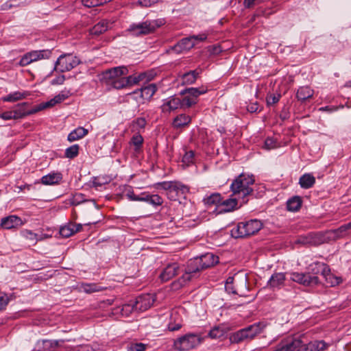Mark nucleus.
I'll return each instance as SVG.
<instances>
[{"instance_id": "18", "label": "nucleus", "mask_w": 351, "mask_h": 351, "mask_svg": "<svg viewBox=\"0 0 351 351\" xmlns=\"http://www.w3.org/2000/svg\"><path fill=\"white\" fill-rule=\"evenodd\" d=\"M224 289L228 293L233 295L248 298L250 300L254 298V294H248L250 291V287H224Z\"/></svg>"}, {"instance_id": "3", "label": "nucleus", "mask_w": 351, "mask_h": 351, "mask_svg": "<svg viewBox=\"0 0 351 351\" xmlns=\"http://www.w3.org/2000/svg\"><path fill=\"white\" fill-rule=\"evenodd\" d=\"M254 183V179L252 176H245L244 174L239 175L231 184L230 189L233 195H238L243 198V204L247 202V199L245 198L251 195L253 189L251 187Z\"/></svg>"}, {"instance_id": "44", "label": "nucleus", "mask_w": 351, "mask_h": 351, "mask_svg": "<svg viewBox=\"0 0 351 351\" xmlns=\"http://www.w3.org/2000/svg\"><path fill=\"white\" fill-rule=\"evenodd\" d=\"M75 289L79 292L92 293L103 291L104 289L102 287H75Z\"/></svg>"}, {"instance_id": "39", "label": "nucleus", "mask_w": 351, "mask_h": 351, "mask_svg": "<svg viewBox=\"0 0 351 351\" xmlns=\"http://www.w3.org/2000/svg\"><path fill=\"white\" fill-rule=\"evenodd\" d=\"M203 201L204 204L208 206H218L221 204V197L219 193H213L210 195L204 197Z\"/></svg>"}, {"instance_id": "58", "label": "nucleus", "mask_w": 351, "mask_h": 351, "mask_svg": "<svg viewBox=\"0 0 351 351\" xmlns=\"http://www.w3.org/2000/svg\"><path fill=\"white\" fill-rule=\"evenodd\" d=\"M280 98V95H269L267 98V104L268 106H271V105H273L274 104H276V103H278L279 101Z\"/></svg>"}, {"instance_id": "26", "label": "nucleus", "mask_w": 351, "mask_h": 351, "mask_svg": "<svg viewBox=\"0 0 351 351\" xmlns=\"http://www.w3.org/2000/svg\"><path fill=\"white\" fill-rule=\"evenodd\" d=\"M315 183V178L311 173H304L299 179V184L302 189H310Z\"/></svg>"}, {"instance_id": "29", "label": "nucleus", "mask_w": 351, "mask_h": 351, "mask_svg": "<svg viewBox=\"0 0 351 351\" xmlns=\"http://www.w3.org/2000/svg\"><path fill=\"white\" fill-rule=\"evenodd\" d=\"M145 77L146 75L145 73L125 76V80L127 81L126 83H125V88L138 84L140 82L144 80Z\"/></svg>"}, {"instance_id": "24", "label": "nucleus", "mask_w": 351, "mask_h": 351, "mask_svg": "<svg viewBox=\"0 0 351 351\" xmlns=\"http://www.w3.org/2000/svg\"><path fill=\"white\" fill-rule=\"evenodd\" d=\"M314 90L309 86H301L296 93L297 99L301 102H304L313 96Z\"/></svg>"}, {"instance_id": "31", "label": "nucleus", "mask_w": 351, "mask_h": 351, "mask_svg": "<svg viewBox=\"0 0 351 351\" xmlns=\"http://www.w3.org/2000/svg\"><path fill=\"white\" fill-rule=\"evenodd\" d=\"M90 202L93 204V206L98 209L97 205L95 200L93 199H86L84 197V195L82 193H75L73 195V197L70 199V203L71 205L77 206L83 202Z\"/></svg>"}, {"instance_id": "48", "label": "nucleus", "mask_w": 351, "mask_h": 351, "mask_svg": "<svg viewBox=\"0 0 351 351\" xmlns=\"http://www.w3.org/2000/svg\"><path fill=\"white\" fill-rule=\"evenodd\" d=\"M146 345L143 343H130L127 346L128 351H145Z\"/></svg>"}, {"instance_id": "60", "label": "nucleus", "mask_w": 351, "mask_h": 351, "mask_svg": "<svg viewBox=\"0 0 351 351\" xmlns=\"http://www.w3.org/2000/svg\"><path fill=\"white\" fill-rule=\"evenodd\" d=\"M143 141V138L141 135H136L132 138V143L137 147H140Z\"/></svg>"}, {"instance_id": "2", "label": "nucleus", "mask_w": 351, "mask_h": 351, "mask_svg": "<svg viewBox=\"0 0 351 351\" xmlns=\"http://www.w3.org/2000/svg\"><path fill=\"white\" fill-rule=\"evenodd\" d=\"M218 256L211 253H206L199 257L190 260L185 274L182 276L184 282L190 281L191 278L201 270L207 269L218 263Z\"/></svg>"}, {"instance_id": "4", "label": "nucleus", "mask_w": 351, "mask_h": 351, "mask_svg": "<svg viewBox=\"0 0 351 351\" xmlns=\"http://www.w3.org/2000/svg\"><path fill=\"white\" fill-rule=\"evenodd\" d=\"M262 227V222L258 219L240 222L231 230V236L236 239L249 237L257 233Z\"/></svg>"}, {"instance_id": "49", "label": "nucleus", "mask_w": 351, "mask_h": 351, "mask_svg": "<svg viewBox=\"0 0 351 351\" xmlns=\"http://www.w3.org/2000/svg\"><path fill=\"white\" fill-rule=\"evenodd\" d=\"M147 121L144 117H138L132 121V126L135 130L144 129Z\"/></svg>"}, {"instance_id": "19", "label": "nucleus", "mask_w": 351, "mask_h": 351, "mask_svg": "<svg viewBox=\"0 0 351 351\" xmlns=\"http://www.w3.org/2000/svg\"><path fill=\"white\" fill-rule=\"evenodd\" d=\"M139 202H145L154 206H158L162 204L163 199L157 194H149L147 192H143L141 194Z\"/></svg>"}, {"instance_id": "50", "label": "nucleus", "mask_w": 351, "mask_h": 351, "mask_svg": "<svg viewBox=\"0 0 351 351\" xmlns=\"http://www.w3.org/2000/svg\"><path fill=\"white\" fill-rule=\"evenodd\" d=\"M22 235L25 239L31 241L33 243H36L38 241V235L30 230H25L22 232Z\"/></svg>"}, {"instance_id": "35", "label": "nucleus", "mask_w": 351, "mask_h": 351, "mask_svg": "<svg viewBox=\"0 0 351 351\" xmlns=\"http://www.w3.org/2000/svg\"><path fill=\"white\" fill-rule=\"evenodd\" d=\"M220 206H223L222 210L224 212H230L237 208V198H229L221 201Z\"/></svg>"}, {"instance_id": "5", "label": "nucleus", "mask_w": 351, "mask_h": 351, "mask_svg": "<svg viewBox=\"0 0 351 351\" xmlns=\"http://www.w3.org/2000/svg\"><path fill=\"white\" fill-rule=\"evenodd\" d=\"M291 341H294L293 351H324L328 346L324 341H304L302 336H291Z\"/></svg>"}, {"instance_id": "42", "label": "nucleus", "mask_w": 351, "mask_h": 351, "mask_svg": "<svg viewBox=\"0 0 351 351\" xmlns=\"http://www.w3.org/2000/svg\"><path fill=\"white\" fill-rule=\"evenodd\" d=\"M226 332V331L223 328L220 326H215L210 330L208 336L211 339H219L222 337Z\"/></svg>"}, {"instance_id": "43", "label": "nucleus", "mask_w": 351, "mask_h": 351, "mask_svg": "<svg viewBox=\"0 0 351 351\" xmlns=\"http://www.w3.org/2000/svg\"><path fill=\"white\" fill-rule=\"evenodd\" d=\"M80 150V146L77 144L73 145L66 149L64 156L67 158H74L78 154Z\"/></svg>"}, {"instance_id": "22", "label": "nucleus", "mask_w": 351, "mask_h": 351, "mask_svg": "<svg viewBox=\"0 0 351 351\" xmlns=\"http://www.w3.org/2000/svg\"><path fill=\"white\" fill-rule=\"evenodd\" d=\"M293 342L291 341V336L284 338L274 347L272 351H293Z\"/></svg>"}, {"instance_id": "53", "label": "nucleus", "mask_w": 351, "mask_h": 351, "mask_svg": "<svg viewBox=\"0 0 351 351\" xmlns=\"http://www.w3.org/2000/svg\"><path fill=\"white\" fill-rule=\"evenodd\" d=\"M194 152L193 151H189L185 153L182 158V162L186 165H189L193 162L194 158Z\"/></svg>"}, {"instance_id": "20", "label": "nucleus", "mask_w": 351, "mask_h": 351, "mask_svg": "<svg viewBox=\"0 0 351 351\" xmlns=\"http://www.w3.org/2000/svg\"><path fill=\"white\" fill-rule=\"evenodd\" d=\"M29 104L27 102H23L19 104L18 105V108L12 110V113L14 114V119H21L25 117L33 114L36 113V110H35V107L32 108L31 110H26L25 106H28Z\"/></svg>"}, {"instance_id": "41", "label": "nucleus", "mask_w": 351, "mask_h": 351, "mask_svg": "<svg viewBox=\"0 0 351 351\" xmlns=\"http://www.w3.org/2000/svg\"><path fill=\"white\" fill-rule=\"evenodd\" d=\"M351 230V221L341 226L339 228L333 230L335 237L337 238L343 237Z\"/></svg>"}, {"instance_id": "51", "label": "nucleus", "mask_w": 351, "mask_h": 351, "mask_svg": "<svg viewBox=\"0 0 351 351\" xmlns=\"http://www.w3.org/2000/svg\"><path fill=\"white\" fill-rule=\"evenodd\" d=\"M243 277H244L245 284H246L247 283L246 276L243 272L237 273V274H234L233 276H229L226 279L225 284H226V285L233 284L235 282V279L239 278H243Z\"/></svg>"}, {"instance_id": "13", "label": "nucleus", "mask_w": 351, "mask_h": 351, "mask_svg": "<svg viewBox=\"0 0 351 351\" xmlns=\"http://www.w3.org/2000/svg\"><path fill=\"white\" fill-rule=\"evenodd\" d=\"M267 326V323L265 322H259L241 328V330L243 332L247 341H250L253 340L258 335L263 332Z\"/></svg>"}, {"instance_id": "33", "label": "nucleus", "mask_w": 351, "mask_h": 351, "mask_svg": "<svg viewBox=\"0 0 351 351\" xmlns=\"http://www.w3.org/2000/svg\"><path fill=\"white\" fill-rule=\"evenodd\" d=\"M201 71L197 70L190 71L188 73H184L182 75V84H192L195 82L197 77L200 74Z\"/></svg>"}, {"instance_id": "61", "label": "nucleus", "mask_w": 351, "mask_h": 351, "mask_svg": "<svg viewBox=\"0 0 351 351\" xmlns=\"http://www.w3.org/2000/svg\"><path fill=\"white\" fill-rule=\"evenodd\" d=\"M0 117L3 120L14 119V114L12 111H6L0 114Z\"/></svg>"}, {"instance_id": "27", "label": "nucleus", "mask_w": 351, "mask_h": 351, "mask_svg": "<svg viewBox=\"0 0 351 351\" xmlns=\"http://www.w3.org/2000/svg\"><path fill=\"white\" fill-rule=\"evenodd\" d=\"M30 93L27 91H16L3 97L2 100L6 102H14L23 99H25Z\"/></svg>"}, {"instance_id": "7", "label": "nucleus", "mask_w": 351, "mask_h": 351, "mask_svg": "<svg viewBox=\"0 0 351 351\" xmlns=\"http://www.w3.org/2000/svg\"><path fill=\"white\" fill-rule=\"evenodd\" d=\"M155 301L156 295L148 293L138 297L136 299L135 304H125L122 306L121 308L119 307L118 309H120V313L123 315H128V313H131L134 308L136 309H147L149 308L154 304Z\"/></svg>"}, {"instance_id": "38", "label": "nucleus", "mask_w": 351, "mask_h": 351, "mask_svg": "<svg viewBox=\"0 0 351 351\" xmlns=\"http://www.w3.org/2000/svg\"><path fill=\"white\" fill-rule=\"evenodd\" d=\"M317 235L315 234L310 233L306 236L301 237L298 239V243L303 245H317Z\"/></svg>"}, {"instance_id": "21", "label": "nucleus", "mask_w": 351, "mask_h": 351, "mask_svg": "<svg viewBox=\"0 0 351 351\" xmlns=\"http://www.w3.org/2000/svg\"><path fill=\"white\" fill-rule=\"evenodd\" d=\"M22 224V220L20 217L15 215H11L1 219V226L5 229H12L16 228Z\"/></svg>"}, {"instance_id": "23", "label": "nucleus", "mask_w": 351, "mask_h": 351, "mask_svg": "<svg viewBox=\"0 0 351 351\" xmlns=\"http://www.w3.org/2000/svg\"><path fill=\"white\" fill-rule=\"evenodd\" d=\"M62 179L60 173H51L44 176L41 178V183L45 185H53L58 184Z\"/></svg>"}, {"instance_id": "14", "label": "nucleus", "mask_w": 351, "mask_h": 351, "mask_svg": "<svg viewBox=\"0 0 351 351\" xmlns=\"http://www.w3.org/2000/svg\"><path fill=\"white\" fill-rule=\"evenodd\" d=\"M318 265L322 269L321 275L325 279L326 283L330 284L331 285H339L343 282L341 277L331 273L328 265L324 263H318Z\"/></svg>"}, {"instance_id": "57", "label": "nucleus", "mask_w": 351, "mask_h": 351, "mask_svg": "<svg viewBox=\"0 0 351 351\" xmlns=\"http://www.w3.org/2000/svg\"><path fill=\"white\" fill-rule=\"evenodd\" d=\"M161 0H138V3L143 7H150Z\"/></svg>"}, {"instance_id": "63", "label": "nucleus", "mask_w": 351, "mask_h": 351, "mask_svg": "<svg viewBox=\"0 0 351 351\" xmlns=\"http://www.w3.org/2000/svg\"><path fill=\"white\" fill-rule=\"evenodd\" d=\"M64 80H65V77H64V75H62L58 76L57 77L54 78L51 81V84L52 85L62 84L64 83Z\"/></svg>"}, {"instance_id": "8", "label": "nucleus", "mask_w": 351, "mask_h": 351, "mask_svg": "<svg viewBox=\"0 0 351 351\" xmlns=\"http://www.w3.org/2000/svg\"><path fill=\"white\" fill-rule=\"evenodd\" d=\"M207 92V88H188L180 92V95H183L181 99L182 108H189L195 105L197 102V98L199 95Z\"/></svg>"}, {"instance_id": "45", "label": "nucleus", "mask_w": 351, "mask_h": 351, "mask_svg": "<svg viewBox=\"0 0 351 351\" xmlns=\"http://www.w3.org/2000/svg\"><path fill=\"white\" fill-rule=\"evenodd\" d=\"M125 195L130 201H138L140 200L141 195H136L134 194V191L130 186L125 187Z\"/></svg>"}, {"instance_id": "32", "label": "nucleus", "mask_w": 351, "mask_h": 351, "mask_svg": "<svg viewBox=\"0 0 351 351\" xmlns=\"http://www.w3.org/2000/svg\"><path fill=\"white\" fill-rule=\"evenodd\" d=\"M77 228H75L74 223H69L60 228V234L62 237L68 238L77 232Z\"/></svg>"}, {"instance_id": "16", "label": "nucleus", "mask_w": 351, "mask_h": 351, "mask_svg": "<svg viewBox=\"0 0 351 351\" xmlns=\"http://www.w3.org/2000/svg\"><path fill=\"white\" fill-rule=\"evenodd\" d=\"M182 108L181 99L176 96H171L164 100L161 109L163 112H170L171 111Z\"/></svg>"}, {"instance_id": "46", "label": "nucleus", "mask_w": 351, "mask_h": 351, "mask_svg": "<svg viewBox=\"0 0 351 351\" xmlns=\"http://www.w3.org/2000/svg\"><path fill=\"white\" fill-rule=\"evenodd\" d=\"M12 298V295L9 296L7 293L3 292L0 293V311L5 308Z\"/></svg>"}, {"instance_id": "1", "label": "nucleus", "mask_w": 351, "mask_h": 351, "mask_svg": "<svg viewBox=\"0 0 351 351\" xmlns=\"http://www.w3.org/2000/svg\"><path fill=\"white\" fill-rule=\"evenodd\" d=\"M129 73L125 66L111 68L103 71L99 75V80L110 88L123 89L125 88V75Z\"/></svg>"}, {"instance_id": "15", "label": "nucleus", "mask_w": 351, "mask_h": 351, "mask_svg": "<svg viewBox=\"0 0 351 351\" xmlns=\"http://www.w3.org/2000/svg\"><path fill=\"white\" fill-rule=\"evenodd\" d=\"M180 266L177 263L168 264L160 274V283H164L178 274Z\"/></svg>"}, {"instance_id": "17", "label": "nucleus", "mask_w": 351, "mask_h": 351, "mask_svg": "<svg viewBox=\"0 0 351 351\" xmlns=\"http://www.w3.org/2000/svg\"><path fill=\"white\" fill-rule=\"evenodd\" d=\"M195 45V42L192 40L191 36L183 38L177 44L171 47V50L176 53H181L192 49Z\"/></svg>"}, {"instance_id": "54", "label": "nucleus", "mask_w": 351, "mask_h": 351, "mask_svg": "<svg viewBox=\"0 0 351 351\" xmlns=\"http://www.w3.org/2000/svg\"><path fill=\"white\" fill-rule=\"evenodd\" d=\"M69 96V92H61L58 95H56L53 99L56 101V104H60L66 99H67Z\"/></svg>"}, {"instance_id": "9", "label": "nucleus", "mask_w": 351, "mask_h": 351, "mask_svg": "<svg viewBox=\"0 0 351 351\" xmlns=\"http://www.w3.org/2000/svg\"><path fill=\"white\" fill-rule=\"evenodd\" d=\"M199 343L200 338L197 335L189 333L177 339L173 346L178 350L187 351L195 348Z\"/></svg>"}, {"instance_id": "40", "label": "nucleus", "mask_w": 351, "mask_h": 351, "mask_svg": "<svg viewBox=\"0 0 351 351\" xmlns=\"http://www.w3.org/2000/svg\"><path fill=\"white\" fill-rule=\"evenodd\" d=\"M288 277H286L283 273H277L272 275L268 281L270 285H280L284 282L285 280H287Z\"/></svg>"}, {"instance_id": "56", "label": "nucleus", "mask_w": 351, "mask_h": 351, "mask_svg": "<svg viewBox=\"0 0 351 351\" xmlns=\"http://www.w3.org/2000/svg\"><path fill=\"white\" fill-rule=\"evenodd\" d=\"M276 142L273 138H267L265 141L264 147L267 149H271L276 147Z\"/></svg>"}, {"instance_id": "52", "label": "nucleus", "mask_w": 351, "mask_h": 351, "mask_svg": "<svg viewBox=\"0 0 351 351\" xmlns=\"http://www.w3.org/2000/svg\"><path fill=\"white\" fill-rule=\"evenodd\" d=\"M43 345L45 350L51 351V349L58 346V343L57 341L43 340Z\"/></svg>"}, {"instance_id": "64", "label": "nucleus", "mask_w": 351, "mask_h": 351, "mask_svg": "<svg viewBox=\"0 0 351 351\" xmlns=\"http://www.w3.org/2000/svg\"><path fill=\"white\" fill-rule=\"evenodd\" d=\"M192 40H193L194 42L195 40H198V41H204L207 38V36L204 34H199V35H193V36H191Z\"/></svg>"}, {"instance_id": "55", "label": "nucleus", "mask_w": 351, "mask_h": 351, "mask_svg": "<svg viewBox=\"0 0 351 351\" xmlns=\"http://www.w3.org/2000/svg\"><path fill=\"white\" fill-rule=\"evenodd\" d=\"M82 4L87 8L96 7L101 5L99 0H82Z\"/></svg>"}, {"instance_id": "62", "label": "nucleus", "mask_w": 351, "mask_h": 351, "mask_svg": "<svg viewBox=\"0 0 351 351\" xmlns=\"http://www.w3.org/2000/svg\"><path fill=\"white\" fill-rule=\"evenodd\" d=\"M173 182H162L158 183L157 185L160 186L162 189L165 190L167 192H169L171 191Z\"/></svg>"}, {"instance_id": "59", "label": "nucleus", "mask_w": 351, "mask_h": 351, "mask_svg": "<svg viewBox=\"0 0 351 351\" xmlns=\"http://www.w3.org/2000/svg\"><path fill=\"white\" fill-rule=\"evenodd\" d=\"M258 108H259V105L258 104L257 101L256 102H254V103H251L250 104L247 106V110L250 112V113H253V112H256L258 111ZM261 110H259L260 111Z\"/></svg>"}, {"instance_id": "12", "label": "nucleus", "mask_w": 351, "mask_h": 351, "mask_svg": "<svg viewBox=\"0 0 351 351\" xmlns=\"http://www.w3.org/2000/svg\"><path fill=\"white\" fill-rule=\"evenodd\" d=\"M287 276L289 280L302 285H317L319 283L318 277L310 274L295 272Z\"/></svg>"}, {"instance_id": "6", "label": "nucleus", "mask_w": 351, "mask_h": 351, "mask_svg": "<svg viewBox=\"0 0 351 351\" xmlns=\"http://www.w3.org/2000/svg\"><path fill=\"white\" fill-rule=\"evenodd\" d=\"M162 25L163 21L162 20L146 21L138 24H132L128 31L131 32L132 36H141L154 32L156 28Z\"/></svg>"}, {"instance_id": "34", "label": "nucleus", "mask_w": 351, "mask_h": 351, "mask_svg": "<svg viewBox=\"0 0 351 351\" xmlns=\"http://www.w3.org/2000/svg\"><path fill=\"white\" fill-rule=\"evenodd\" d=\"M156 90L157 88L156 84H149L141 88V97L145 99H149L152 97Z\"/></svg>"}, {"instance_id": "37", "label": "nucleus", "mask_w": 351, "mask_h": 351, "mask_svg": "<svg viewBox=\"0 0 351 351\" xmlns=\"http://www.w3.org/2000/svg\"><path fill=\"white\" fill-rule=\"evenodd\" d=\"M108 28V22L107 20H102L97 23L91 29V34L99 35L105 32Z\"/></svg>"}, {"instance_id": "10", "label": "nucleus", "mask_w": 351, "mask_h": 351, "mask_svg": "<svg viewBox=\"0 0 351 351\" xmlns=\"http://www.w3.org/2000/svg\"><path fill=\"white\" fill-rule=\"evenodd\" d=\"M80 60L71 54H63L60 56L55 63L54 70L60 73L69 71L80 64Z\"/></svg>"}, {"instance_id": "30", "label": "nucleus", "mask_w": 351, "mask_h": 351, "mask_svg": "<svg viewBox=\"0 0 351 351\" xmlns=\"http://www.w3.org/2000/svg\"><path fill=\"white\" fill-rule=\"evenodd\" d=\"M302 199L299 196H294L287 202V210L292 212L298 211L302 206Z\"/></svg>"}, {"instance_id": "11", "label": "nucleus", "mask_w": 351, "mask_h": 351, "mask_svg": "<svg viewBox=\"0 0 351 351\" xmlns=\"http://www.w3.org/2000/svg\"><path fill=\"white\" fill-rule=\"evenodd\" d=\"M51 54L52 51L50 49L31 51L23 56L19 61V65L21 66H25L33 62L49 59Z\"/></svg>"}, {"instance_id": "36", "label": "nucleus", "mask_w": 351, "mask_h": 351, "mask_svg": "<svg viewBox=\"0 0 351 351\" xmlns=\"http://www.w3.org/2000/svg\"><path fill=\"white\" fill-rule=\"evenodd\" d=\"M229 340L232 344H239L244 341H247L241 329L231 333L229 337Z\"/></svg>"}, {"instance_id": "28", "label": "nucleus", "mask_w": 351, "mask_h": 351, "mask_svg": "<svg viewBox=\"0 0 351 351\" xmlns=\"http://www.w3.org/2000/svg\"><path fill=\"white\" fill-rule=\"evenodd\" d=\"M88 134V130L82 127H78L72 132H71L68 136L67 140L69 142H73L79 140Z\"/></svg>"}, {"instance_id": "25", "label": "nucleus", "mask_w": 351, "mask_h": 351, "mask_svg": "<svg viewBox=\"0 0 351 351\" xmlns=\"http://www.w3.org/2000/svg\"><path fill=\"white\" fill-rule=\"evenodd\" d=\"M191 122V118L190 116L180 114L173 119L172 125L173 128L178 129L187 126Z\"/></svg>"}, {"instance_id": "47", "label": "nucleus", "mask_w": 351, "mask_h": 351, "mask_svg": "<svg viewBox=\"0 0 351 351\" xmlns=\"http://www.w3.org/2000/svg\"><path fill=\"white\" fill-rule=\"evenodd\" d=\"M56 101L54 99H51L48 101L41 103L36 106H35V110H36V113L39 111H41L45 108L53 107L56 105Z\"/></svg>"}]
</instances>
